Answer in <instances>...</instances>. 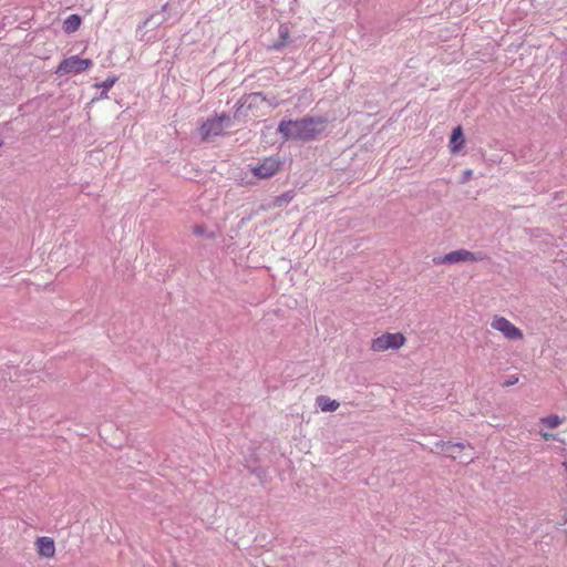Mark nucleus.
Wrapping results in <instances>:
<instances>
[{"label": "nucleus", "mask_w": 567, "mask_h": 567, "mask_svg": "<svg viewBox=\"0 0 567 567\" xmlns=\"http://www.w3.org/2000/svg\"><path fill=\"white\" fill-rule=\"evenodd\" d=\"M206 227L204 225H195L192 228V231L196 236H202L205 234Z\"/></svg>", "instance_id": "16"}, {"label": "nucleus", "mask_w": 567, "mask_h": 567, "mask_svg": "<svg viewBox=\"0 0 567 567\" xmlns=\"http://www.w3.org/2000/svg\"><path fill=\"white\" fill-rule=\"evenodd\" d=\"M463 175H464L463 176V183L467 182L472 177L473 171L472 169H465Z\"/></svg>", "instance_id": "18"}, {"label": "nucleus", "mask_w": 567, "mask_h": 567, "mask_svg": "<svg viewBox=\"0 0 567 567\" xmlns=\"http://www.w3.org/2000/svg\"><path fill=\"white\" fill-rule=\"evenodd\" d=\"M435 445L453 460H455L465 450V445L463 443L440 441Z\"/></svg>", "instance_id": "9"}, {"label": "nucleus", "mask_w": 567, "mask_h": 567, "mask_svg": "<svg viewBox=\"0 0 567 567\" xmlns=\"http://www.w3.org/2000/svg\"><path fill=\"white\" fill-rule=\"evenodd\" d=\"M464 144H465V137L463 134V130L461 126H456L453 130L451 138H450L449 146H450L451 153L455 154V153L460 152Z\"/></svg>", "instance_id": "10"}, {"label": "nucleus", "mask_w": 567, "mask_h": 567, "mask_svg": "<svg viewBox=\"0 0 567 567\" xmlns=\"http://www.w3.org/2000/svg\"><path fill=\"white\" fill-rule=\"evenodd\" d=\"M542 424L549 429H556L563 423V419L558 415L551 414L540 419Z\"/></svg>", "instance_id": "14"}, {"label": "nucleus", "mask_w": 567, "mask_h": 567, "mask_svg": "<svg viewBox=\"0 0 567 567\" xmlns=\"http://www.w3.org/2000/svg\"><path fill=\"white\" fill-rule=\"evenodd\" d=\"M116 82V78H109L102 83H97V87H102L104 91H109Z\"/></svg>", "instance_id": "15"}, {"label": "nucleus", "mask_w": 567, "mask_h": 567, "mask_svg": "<svg viewBox=\"0 0 567 567\" xmlns=\"http://www.w3.org/2000/svg\"><path fill=\"white\" fill-rule=\"evenodd\" d=\"M485 256L481 252L475 254L466 249L453 250L444 256L435 257L433 262L435 265H454L461 262H475L482 261Z\"/></svg>", "instance_id": "3"}, {"label": "nucleus", "mask_w": 567, "mask_h": 567, "mask_svg": "<svg viewBox=\"0 0 567 567\" xmlns=\"http://www.w3.org/2000/svg\"><path fill=\"white\" fill-rule=\"evenodd\" d=\"M316 402L322 412H333L340 406V403L337 400L330 399L326 395L318 396Z\"/></svg>", "instance_id": "11"}, {"label": "nucleus", "mask_w": 567, "mask_h": 567, "mask_svg": "<svg viewBox=\"0 0 567 567\" xmlns=\"http://www.w3.org/2000/svg\"><path fill=\"white\" fill-rule=\"evenodd\" d=\"M406 342V339L401 332H385L377 338H374L371 342L370 349L373 352H383L388 350H398L403 347Z\"/></svg>", "instance_id": "2"}, {"label": "nucleus", "mask_w": 567, "mask_h": 567, "mask_svg": "<svg viewBox=\"0 0 567 567\" xmlns=\"http://www.w3.org/2000/svg\"><path fill=\"white\" fill-rule=\"evenodd\" d=\"M287 198H289V196L287 194H284V200H287Z\"/></svg>", "instance_id": "20"}, {"label": "nucleus", "mask_w": 567, "mask_h": 567, "mask_svg": "<svg viewBox=\"0 0 567 567\" xmlns=\"http://www.w3.org/2000/svg\"><path fill=\"white\" fill-rule=\"evenodd\" d=\"M287 198H289V196L287 194H284V200H287Z\"/></svg>", "instance_id": "21"}, {"label": "nucleus", "mask_w": 567, "mask_h": 567, "mask_svg": "<svg viewBox=\"0 0 567 567\" xmlns=\"http://www.w3.org/2000/svg\"><path fill=\"white\" fill-rule=\"evenodd\" d=\"M2 144H3V143H2V141L0 140V147L2 146Z\"/></svg>", "instance_id": "22"}, {"label": "nucleus", "mask_w": 567, "mask_h": 567, "mask_svg": "<svg viewBox=\"0 0 567 567\" xmlns=\"http://www.w3.org/2000/svg\"><path fill=\"white\" fill-rule=\"evenodd\" d=\"M289 35H290V34H289V30H288V28H286V27H280V28H279V41L275 42V43L271 45V49L277 50V51H278V50H280V49H282V48L286 45V43H287V41H288V39H289Z\"/></svg>", "instance_id": "13"}, {"label": "nucleus", "mask_w": 567, "mask_h": 567, "mask_svg": "<svg viewBox=\"0 0 567 567\" xmlns=\"http://www.w3.org/2000/svg\"><path fill=\"white\" fill-rule=\"evenodd\" d=\"M282 167V162L277 156L265 157L250 168L251 174L259 179H268L275 176Z\"/></svg>", "instance_id": "4"}, {"label": "nucleus", "mask_w": 567, "mask_h": 567, "mask_svg": "<svg viewBox=\"0 0 567 567\" xmlns=\"http://www.w3.org/2000/svg\"><path fill=\"white\" fill-rule=\"evenodd\" d=\"M81 25V18L78 14L69 16L63 22V30L66 33L75 32Z\"/></svg>", "instance_id": "12"}, {"label": "nucleus", "mask_w": 567, "mask_h": 567, "mask_svg": "<svg viewBox=\"0 0 567 567\" xmlns=\"http://www.w3.org/2000/svg\"><path fill=\"white\" fill-rule=\"evenodd\" d=\"M491 327L501 332L508 340H522L523 331L513 324L508 319L495 316L491 322Z\"/></svg>", "instance_id": "6"}, {"label": "nucleus", "mask_w": 567, "mask_h": 567, "mask_svg": "<svg viewBox=\"0 0 567 567\" xmlns=\"http://www.w3.org/2000/svg\"><path fill=\"white\" fill-rule=\"evenodd\" d=\"M542 435H543L544 440H546V441H548L553 437V435L548 434V433H543Z\"/></svg>", "instance_id": "19"}, {"label": "nucleus", "mask_w": 567, "mask_h": 567, "mask_svg": "<svg viewBox=\"0 0 567 567\" xmlns=\"http://www.w3.org/2000/svg\"><path fill=\"white\" fill-rule=\"evenodd\" d=\"M518 382V377L517 375H511L504 383H503V386L507 388V386H511V385H514Z\"/></svg>", "instance_id": "17"}, {"label": "nucleus", "mask_w": 567, "mask_h": 567, "mask_svg": "<svg viewBox=\"0 0 567 567\" xmlns=\"http://www.w3.org/2000/svg\"><path fill=\"white\" fill-rule=\"evenodd\" d=\"M327 121L322 117H303L296 121H281L278 132L286 140L310 141L326 128Z\"/></svg>", "instance_id": "1"}, {"label": "nucleus", "mask_w": 567, "mask_h": 567, "mask_svg": "<svg viewBox=\"0 0 567 567\" xmlns=\"http://www.w3.org/2000/svg\"><path fill=\"white\" fill-rule=\"evenodd\" d=\"M34 548L40 558L52 559L55 556V544L49 536L38 537L34 542Z\"/></svg>", "instance_id": "8"}, {"label": "nucleus", "mask_w": 567, "mask_h": 567, "mask_svg": "<svg viewBox=\"0 0 567 567\" xmlns=\"http://www.w3.org/2000/svg\"><path fill=\"white\" fill-rule=\"evenodd\" d=\"M92 65V60L81 59L78 55H72L61 61L56 68L55 73L58 75L79 74L89 70Z\"/></svg>", "instance_id": "5"}, {"label": "nucleus", "mask_w": 567, "mask_h": 567, "mask_svg": "<svg viewBox=\"0 0 567 567\" xmlns=\"http://www.w3.org/2000/svg\"><path fill=\"white\" fill-rule=\"evenodd\" d=\"M228 120L226 115L208 118L199 128L203 140H208L221 135L225 128L224 122Z\"/></svg>", "instance_id": "7"}]
</instances>
